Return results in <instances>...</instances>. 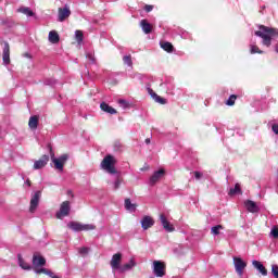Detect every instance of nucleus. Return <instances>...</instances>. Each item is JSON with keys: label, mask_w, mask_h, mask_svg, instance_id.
<instances>
[{"label": "nucleus", "mask_w": 278, "mask_h": 278, "mask_svg": "<svg viewBox=\"0 0 278 278\" xmlns=\"http://www.w3.org/2000/svg\"><path fill=\"white\" fill-rule=\"evenodd\" d=\"M233 265L237 275H239V277H242L244 275V268H247V262H244L242 258L238 256H235Z\"/></svg>", "instance_id": "obj_5"}, {"label": "nucleus", "mask_w": 278, "mask_h": 278, "mask_svg": "<svg viewBox=\"0 0 278 278\" xmlns=\"http://www.w3.org/2000/svg\"><path fill=\"white\" fill-rule=\"evenodd\" d=\"M271 275L275 278H278V265H271Z\"/></svg>", "instance_id": "obj_38"}, {"label": "nucleus", "mask_w": 278, "mask_h": 278, "mask_svg": "<svg viewBox=\"0 0 278 278\" xmlns=\"http://www.w3.org/2000/svg\"><path fill=\"white\" fill-rule=\"evenodd\" d=\"M270 236H271V238H275V239L278 238V228H277V226H274V227L271 228V230H270Z\"/></svg>", "instance_id": "obj_36"}, {"label": "nucleus", "mask_w": 278, "mask_h": 278, "mask_svg": "<svg viewBox=\"0 0 278 278\" xmlns=\"http://www.w3.org/2000/svg\"><path fill=\"white\" fill-rule=\"evenodd\" d=\"M118 104L121 105V108H123L124 110H126V108H129V102H127L126 100H118Z\"/></svg>", "instance_id": "obj_37"}, {"label": "nucleus", "mask_w": 278, "mask_h": 278, "mask_svg": "<svg viewBox=\"0 0 278 278\" xmlns=\"http://www.w3.org/2000/svg\"><path fill=\"white\" fill-rule=\"evenodd\" d=\"M40 197H42V192L36 191L34 195L30 199V206H29V212L34 214L36 210L38 208V205L40 203Z\"/></svg>", "instance_id": "obj_7"}, {"label": "nucleus", "mask_w": 278, "mask_h": 278, "mask_svg": "<svg viewBox=\"0 0 278 278\" xmlns=\"http://www.w3.org/2000/svg\"><path fill=\"white\" fill-rule=\"evenodd\" d=\"M89 251H90V249H88V248H80L79 249L80 255H88Z\"/></svg>", "instance_id": "obj_41"}, {"label": "nucleus", "mask_w": 278, "mask_h": 278, "mask_svg": "<svg viewBox=\"0 0 278 278\" xmlns=\"http://www.w3.org/2000/svg\"><path fill=\"white\" fill-rule=\"evenodd\" d=\"M144 10H146V12H152L153 11V5L147 4L144 7Z\"/></svg>", "instance_id": "obj_44"}, {"label": "nucleus", "mask_w": 278, "mask_h": 278, "mask_svg": "<svg viewBox=\"0 0 278 278\" xmlns=\"http://www.w3.org/2000/svg\"><path fill=\"white\" fill-rule=\"evenodd\" d=\"M49 164V155L45 154L38 161L34 163V170H40V168H45Z\"/></svg>", "instance_id": "obj_12"}, {"label": "nucleus", "mask_w": 278, "mask_h": 278, "mask_svg": "<svg viewBox=\"0 0 278 278\" xmlns=\"http://www.w3.org/2000/svg\"><path fill=\"white\" fill-rule=\"evenodd\" d=\"M136 266V261L134 258H130V261L123 266L119 267L121 273H127V270H131Z\"/></svg>", "instance_id": "obj_21"}, {"label": "nucleus", "mask_w": 278, "mask_h": 278, "mask_svg": "<svg viewBox=\"0 0 278 278\" xmlns=\"http://www.w3.org/2000/svg\"><path fill=\"white\" fill-rule=\"evenodd\" d=\"M2 61L4 66H8L10 64V43L8 42L4 43Z\"/></svg>", "instance_id": "obj_14"}, {"label": "nucleus", "mask_w": 278, "mask_h": 278, "mask_svg": "<svg viewBox=\"0 0 278 278\" xmlns=\"http://www.w3.org/2000/svg\"><path fill=\"white\" fill-rule=\"evenodd\" d=\"M250 53H252V54H254V53L262 54V53H264V51L260 50V48L257 46L251 45L250 46Z\"/></svg>", "instance_id": "obj_35"}, {"label": "nucleus", "mask_w": 278, "mask_h": 278, "mask_svg": "<svg viewBox=\"0 0 278 278\" xmlns=\"http://www.w3.org/2000/svg\"><path fill=\"white\" fill-rule=\"evenodd\" d=\"M121 262H123V254L116 253L112 256L110 265L113 270H121Z\"/></svg>", "instance_id": "obj_9"}, {"label": "nucleus", "mask_w": 278, "mask_h": 278, "mask_svg": "<svg viewBox=\"0 0 278 278\" xmlns=\"http://www.w3.org/2000/svg\"><path fill=\"white\" fill-rule=\"evenodd\" d=\"M252 266H254V268H256V270H258V273H261V275H263V277H266V275H268V270L266 269L264 264H262V262L253 261Z\"/></svg>", "instance_id": "obj_17"}, {"label": "nucleus", "mask_w": 278, "mask_h": 278, "mask_svg": "<svg viewBox=\"0 0 278 278\" xmlns=\"http://www.w3.org/2000/svg\"><path fill=\"white\" fill-rule=\"evenodd\" d=\"M140 27L146 34H151V31H153V27L149 24L147 20H141Z\"/></svg>", "instance_id": "obj_22"}, {"label": "nucleus", "mask_w": 278, "mask_h": 278, "mask_svg": "<svg viewBox=\"0 0 278 278\" xmlns=\"http://www.w3.org/2000/svg\"><path fill=\"white\" fill-rule=\"evenodd\" d=\"M220 229H224L223 225H216V226H213L211 228V233L213 236H219L220 235Z\"/></svg>", "instance_id": "obj_31"}, {"label": "nucleus", "mask_w": 278, "mask_h": 278, "mask_svg": "<svg viewBox=\"0 0 278 278\" xmlns=\"http://www.w3.org/2000/svg\"><path fill=\"white\" fill-rule=\"evenodd\" d=\"M45 264H47V260H45V257L34 254L33 256L34 268H38V266H45Z\"/></svg>", "instance_id": "obj_19"}, {"label": "nucleus", "mask_w": 278, "mask_h": 278, "mask_svg": "<svg viewBox=\"0 0 278 278\" xmlns=\"http://www.w3.org/2000/svg\"><path fill=\"white\" fill-rule=\"evenodd\" d=\"M51 160L54 163V167L56 168V170H60L62 173V170H64V164H66V161L68 160V155L63 154L60 157H55V154L52 153Z\"/></svg>", "instance_id": "obj_4"}, {"label": "nucleus", "mask_w": 278, "mask_h": 278, "mask_svg": "<svg viewBox=\"0 0 278 278\" xmlns=\"http://www.w3.org/2000/svg\"><path fill=\"white\" fill-rule=\"evenodd\" d=\"M24 58H31V55L29 53H25Z\"/></svg>", "instance_id": "obj_47"}, {"label": "nucleus", "mask_w": 278, "mask_h": 278, "mask_svg": "<svg viewBox=\"0 0 278 278\" xmlns=\"http://www.w3.org/2000/svg\"><path fill=\"white\" fill-rule=\"evenodd\" d=\"M58 81L53 78H48L45 80L46 86H54Z\"/></svg>", "instance_id": "obj_39"}, {"label": "nucleus", "mask_w": 278, "mask_h": 278, "mask_svg": "<svg viewBox=\"0 0 278 278\" xmlns=\"http://www.w3.org/2000/svg\"><path fill=\"white\" fill-rule=\"evenodd\" d=\"M230 197H233L235 194H242V189H240V184H236L235 188H231L228 192Z\"/></svg>", "instance_id": "obj_27"}, {"label": "nucleus", "mask_w": 278, "mask_h": 278, "mask_svg": "<svg viewBox=\"0 0 278 278\" xmlns=\"http://www.w3.org/2000/svg\"><path fill=\"white\" fill-rule=\"evenodd\" d=\"M195 179H201L203 177V174L201 172H194Z\"/></svg>", "instance_id": "obj_43"}, {"label": "nucleus", "mask_w": 278, "mask_h": 278, "mask_svg": "<svg viewBox=\"0 0 278 278\" xmlns=\"http://www.w3.org/2000/svg\"><path fill=\"white\" fill-rule=\"evenodd\" d=\"M18 12L25 14L26 16H34V11H31V9H29L28 7L20 8Z\"/></svg>", "instance_id": "obj_30"}, {"label": "nucleus", "mask_w": 278, "mask_h": 278, "mask_svg": "<svg viewBox=\"0 0 278 278\" xmlns=\"http://www.w3.org/2000/svg\"><path fill=\"white\" fill-rule=\"evenodd\" d=\"M123 62L124 64H126L127 66L132 67L134 66V62L131 61V55H125L123 58Z\"/></svg>", "instance_id": "obj_33"}, {"label": "nucleus", "mask_w": 278, "mask_h": 278, "mask_svg": "<svg viewBox=\"0 0 278 278\" xmlns=\"http://www.w3.org/2000/svg\"><path fill=\"white\" fill-rule=\"evenodd\" d=\"M164 175H166V170H164L163 168L154 172L153 175L149 179L150 186H155L157 184V181H160V179H162V177H164Z\"/></svg>", "instance_id": "obj_10"}, {"label": "nucleus", "mask_w": 278, "mask_h": 278, "mask_svg": "<svg viewBox=\"0 0 278 278\" xmlns=\"http://www.w3.org/2000/svg\"><path fill=\"white\" fill-rule=\"evenodd\" d=\"M24 186H27L28 188L31 186V181L29 179H26L24 182Z\"/></svg>", "instance_id": "obj_45"}, {"label": "nucleus", "mask_w": 278, "mask_h": 278, "mask_svg": "<svg viewBox=\"0 0 278 278\" xmlns=\"http://www.w3.org/2000/svg\"><path fill=\"white\" fill-rule=\"evenodd\" d=\"M100 108L102 110V112H106V114H116V111L114 108L110 106V104L102 102L100 104Z\"/></svg>", "instance_id": "obj_24"}, {"label": "nucleus", "mask_w": 278, "mask_h": 278, "mask_svg": "<svg viewBox=\"0 0 278 278\" xmlns=\"http://www.w3.org/2000/svg\"><path fill=\"white\" fill-rule=\"evenodd\" d=\"M101 168L109 173V175H116V173H118L116 170V159L111 154H108L101 162Z\"/></svg>", "instance_id": "obj_2"}, {"label": "nucleus", "mask_w": 278, "mask_h": 278, "mask_svg": "<svg viewBox=\"0 0 278 278\" xmlns=\"http://www.w3.org/2000/svg\"><path fill=\"white\" fill-rule=\"evenodd\" d=\"M71 16V9H68L66 5L64 8H59V15H58V22L64 23L65 18H68Z\"/></svg>", "instance_id": "obj_13"}, {"label": "nucleus", "mask_w": 278, "mask_h": 278, "mask_svg": "<svg viewBox=\"0 0 278 278\" xmlns=\"http://www.w3.org/2000/svg\"><path fill=\"white\" fill-rule=\"evenodd\" d=\"M67 227L72 229V231H92L96 229L94 225L92 224H81L77 222H70Z\"/></svg>", "instance_id": "obj_3"}, {"label": "nucleus", "mask_w": 278, "mask_h": 278, "mask_svg": "<svg viewBox=\"0 0 278 278\" xmlns=\"http://www.w3.org/2000/svg\"><path fill=\"white\" fill-rule=\"evenodd\" d=\"M48 40L49 42H51V45H58V42H60V35L58 34V31L51 30L49 33Z\"/></svg>", "instance_id": "obj_20"}, {"label": "nucleus", "mask_w": 278, "mask_h": 278, "mask_svg": "<svg viewBox=\"0 0 278 278\" xmlns=\"http://www.w3.org/2000/svg\"><path fill=\"white\" fill-rule=\"evenodd\" d=\"M18 266L23 268V270H31V265H29L25 260H23V255L17 254Z\"/></svg>", "instance_id": "obj_23"}, {"label": "nucleus", "mask_w": 278, "mask_h": 278, "mask_svg": "<svg viewBox=\"0 0 278 278\" xmlns=\"http://www.w3.org/2000/svg\"><path fill=\"white\" fill-rule=\"evenodd\" d=\"M125 208L128 210V212H136V204L131 203V200L126 199Z\"/></svg>", "instance_id": "obj_29"}, {"label": "nucleus", "mask_w": 278, "mask_h": 278, "mask_svg": "<svg viewBox=\"0 0 278 278\" xmlns=\"http://www.w3.org/2000/svg\"><path fill=\"white\" fill-rule=\"evenodd\" d=\"M245 207L251 214H257V212H260V206L251 200L245 201Z\"/></svg>", "instance_id": "obj_16"}, {"label": "nucleus", "mask_w": 278, "mask_h": 278, "mask_svg": "<svg viewBox=\"0 0 278 278\" xmlns=\"http://www.w3.org/2000/svg\"><path fill=\"white\" fill-rule=\"evenodd\" d=\"M121 188V180L117 178L113 184V190H118Z\"/></svg>", "instance_id": "obj_40"}, {"label": "nucleus", "mask_w": 278, "mask_h": 278, "mask_svg": "<svg viewBox=\"0 0 278 278\" xmlns=\"http://www.w3.org/2000/svg\"><path fill=\"white\" fill-rule=\"evenodd\" d=\"M34 270L36 273V275H48V277H53V271L47 269V268H36L34 267Z\"/></svg>", "instance_id": "obj_25"}, {"label": "nucleus", "mask_w": 278, "mask_h": 278, "mask_svg": "<svg viewBox=\"0 0 278 278\" xmlns=\"http://www.w3.org/2000/svg\"><path fill=\"white\" fill-rule=\"evenodd\" d=\"M165 268L166 266L164 265V263L160 261L153 262V273L155 277H164L166 275V273L164 271Z\"/></svg>", "instance_id": "obj_8"}, {"label": "nucleus", "mask_w": 278, "mask_h": 278, "mask_svg": "<svg viewBox=\"0 0 278 278\" xmlns=\"http://www.w3.org/2000/svg\"><path fill=\"white\" fill-rule=\"evenodd\" d=\"M141 170H149V166L141 168Z\"/></svg>", "instance_id": "obj_48"}, {"label": "nucleus", "mask_w": 278, "mask_h": 278, "mask_svg": "<svg viewBox=\"0 0 278 278\" xmlns=\"http://www.w3.org/2000/svg\"><path fill=\"white\" fill-rule=\"evenodd\" d=\"M236 99H238V96L231 94L228 100L226 101V105H235L236 104Z\"/></svg>", "instance_id": "obj_32"}, {"label": "nucleus", "mask_w": 278, "mask_h": 278, "mask_svg": "<svg viewBox=\"0 0 278 278\" xmlns=\"http://www.w3.org/2000/svg\"><path fill=\"white\" fill-rule=\"evenodd\" d=\"M146 144H151V139L147 138L146 139Z\"/></svg>", "instance_id": "obj_46"}, {"label": "nucleus", "mask_w": 278, "mask_h": 278, "mask_svg": "<svg viewBox=\"0 0 278 278\" xmlns=\"http://www.w3.org/2000/svg\"><path fill=\"white\" fill-rule=\"evenodd\" d=\"M161 47L164 51H166L167 53H173V43L168 42V41H165V42H162L161 43Z\"/></svg>", "instance_id": "obj_28"}, {"label": "nucleus", "mask_w": 278, "mask_h": 278, "mask_svg": "<svg viewBox=\"0 0 278 278\" xmlns=\"http://www.w3.org/2000/svg\"><path fill=\"white\" fill-rule=\"evenodd\" d=\"M75 38L77 42H84V33L81 30H76Z\"/></svg>", "instance_id": "obj_34"}, {"label": "nucleus", "mask_w": 278, "mask_h": 278, "mask_svg": "<svg viewBox=\"0 0 278 278\" xmlns=\"http://www.w3.org/2000/svg\"><path fill=\"white\" fill-rule=\"evenodd\" d=\"M71 214V202L64 201L61 206L59 212H56V218L62 219L65 216H68Z\"/></svg>", "instance_id": "obj_6"}, {"label": "nucleus", "mask_w": 278, "mask_h": 278, "mask_svg": "<svg viewBox=\"0 0 278 278\" xmlns=\"http://www.w3.org/2000/svg\"><path fill=\"white\" fill-rule=\"evenodd\" d=\"M262 10H266V7L263 5V7H262Z\"/></svg>", "instance_id": "obj_50"}, {"label": "nucleus", "mask_w": 278, "mask_h": 278, "mask_svg": "<svg viewBox=\"0 0 278 278\" xmlns=\"http://www.w3.org/2000/svg\"><path fill=\"white\" fill-rule=\"evenodd\" d=\"M67 194H73V191H67Z\"/></svg>", "instance_id": "obj_49"}, {"label": "nucleus", "mask_w": 278, "mask_h": 278, "mask_svg": "<svg viewBox=\"0 0 278 278\" xmlns=\"http://www.w3.org/2000/svg\"><path fill=\"white\" fill-rule=\"evenodd\" d=\"M28 126L30 129H38V115L30 116Z\"/></svg>", "instance_id": "obj_26"}, {"label": "nucleus", "mask_w": 278, "mask_h": 278, "mask_svg": "<svg viewBox=\"0 0 278 278\" xmlns=\"http://www.w3.org/2000/svg\"><path fill=\"white\" fill-rule=\"evenodd\" d=\"M271 129H273L274 134H276V136H278V124H274L271 126Z\"/></svg>", "instance_id": "obj_42"}, {"label": "nucleus", "mask_w": 278, "mask_h": 278, "mask_svg": "<svg viewBox=\"0 0 278 278\" xmlns=\"http://www.w3.org/2000/svg\"><path fill=\"white\" fill-rule=\"evenodd\" d=\"M148 92L152 97V99H154V101L156 103H160L161 105H166V99L157 96V93H155V91H153V89L148 88Z\"/></svg>", "instance_id": "obj_18"}, {"label": "nucleus", "mask_w": 278, "mask_h": 278, "mask_svg": "<svg viewBox=\"0 0 278 278\" xmlns=\"http://www.w3.org/2000/svg\"><path fill=\"white\" fill-rule=\"evenodd\" d=\"M254 34L263 39V45L265 47H270L273 38H278L277 29L264 25H261L260 30H256Z\"/></svg>", "instance_id": "obj_1"}, {"label": "nucleus", "mask_w": 278, "mask_h": 278, "mask_svg": "<svg viewBox=\"0 0 278 278\" xmlns=\"http://www.w3.org/2000/svg\"><path fill=\"white\" fill-rule=\"evenodd\" d=\"M160 220H161L162 227L165 229V231H167V233H172V231H175V226H173V224L168 222V218H166V215L161 214Z\"/></svg>", "instance_id": "obj_11"}, {"label": "nucleus", "mask_w": 278, "mask_h": 278, "mask_svg": "<svg viewBox=\"0 0 278 278\" xmlns=\"http://www.w3.org/2000/svg\"><path fill=\"white\" fill-rule=\"evenodd\" d=\"M153 225H155V222L151 218V216H144L141 219V227L144 229V231H147V229H151Z\"/></svg>", "instance_id": "obj_15"}]
</instances>
